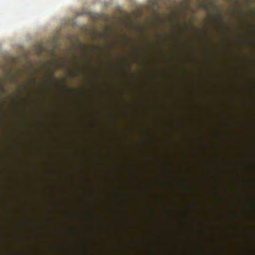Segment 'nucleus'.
I'll return each mask as SVG.
<instances>
[{"instance_id":"2","label":"nucleus","mask_w":255,"mask_h":255,"mask_svg":"<svg viewBox=\"0 0 255 255\" xmlns=\"http://www.w3.org/2000/svg\"><path fill=\"white\" fill-rule=\"evenodd\" d=\"M42 46H39V48H42Z\"/></svg>"},{"instance_id":"1","label":"nucleus","mask_w":255,"mask_h":255,"mask_svg":"<svg viewBox=\"0 0 255 255\" xmlns=\"http://www.w3.org/2000/svg\"><path fill=\"white\" fill-rule=\"evenodd\" d=\"M56 65L60 68H65L66 67V65L63 61H61L59 63H56Z\"/></svg>"}]
</instances>
